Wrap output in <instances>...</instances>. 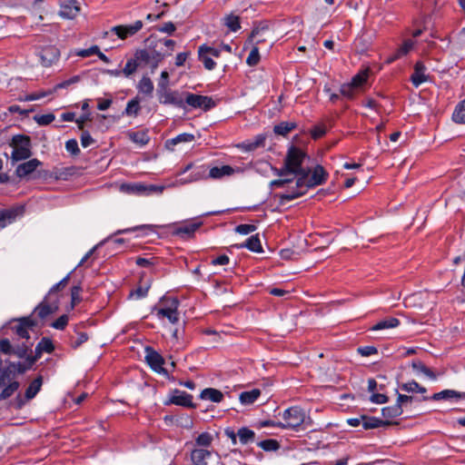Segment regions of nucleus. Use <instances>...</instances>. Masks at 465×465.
<instances>
[{"instance_id":"obj_35","label":"nucleus","mask_w":465,"mask_h":465,"mask_svg":"<svg viewBox=\"0 0 465 465\" xmlns=\"http://www.w3.org/2000/svg\"><path fill=\"white\" fill-rule=\"evenodd\" d=\"M137 90L146 95H152L153 92V84L148 76H143L137 84Z\"/></svg>"},{"instance_id":"obj_55","label":"nucleus","mask_w":465,"mask_h":465,"mask_svg":"<svg viewBox=\"0 0 465 465\" xmlns=\"http://www.w3.org/2000/svg\"><path fill=\"white\" fill-rule=\"evenodd\" d=\"M82 291V288L79 285L74 286L71 290V309H74V307L78 304L82 298L80 296V292Z\"/></svg>"},{"instance_id":"obj_52","label":"nucleus","mask_w":465,"mask_h":465,"mask_svg":"<svg viewBox=\"0 0 465 465\" xmlns=\"http://www.w3.org/2000/svg\"><path fill=\"white\" fill-rule=\"evenodd\" d=\"M260 61V54H259V46H252L247 59L246 63L250 66L256 65Z\"/></svg>"},{"instance_id":"obj_24","label":"nucleus","mask_w":465,"mask_h":465,"mask_svg":"<svg viewBox=\"0 0 465 465\" xmlns=\"http://www.w3.org/2000/svg\"><path fill=\"white\" fill-rule=\"evenodd\" d=\"M54 350V346L52 341L48 338H43L35 347V357L33 359V362L41 357L43 352L51 353Z\"/></svg>"},{"instance_id":"obj_45","label":"nucleus","mask_w":465,"mask_h":465,"mask_svg":"<svg viewBox=\"0 0 465 465\" xmlns=\"http://www.w3.org/2000/svg\"><path fill=\"white\" fill-rule=\"evenodd\" d=\"M206 179H209L208 173H206V169L204 168V166H201L200 168L193 171L190 174V178L188 180L184 181L183 183L195 182V181H199V180H206Z\"/></svg>"},{"instance_id":"obj_46","label":"nucleus","mask_w":465,"mask_h":465,"mask_svg":"<svg viewBox=\"0 0 465 465\" xmlns=\"http://www.w3.org/2000/svg\"><path fill=\"white\" fill-rule=\"evenodd\" d=\"M139 64H141V63L139 62L138 59H136L135 56L134 58L129 59L126 62L124 68L123 69V74L126 77L130 76L137 70Z\"/></svg>"},{"instance_id":"obj_60","label":"nucleus","mask_w":465,"mask_h":465,"mask_svg":"<svg viewBox=\"0 0 465 465\" xmlns=\"http://www.w3.org/2000/svg\"><path fill=\"white\" fill-rule=\"evenodd\" d=\"M169 74L166 71L161 73V77L157 84V90H163L169 88Z\"/></svg>"},{"instance_id":"obj_30","label":"nucleus","mask_w":465,"mask_h":465,"mask_svg":"<svg viewBox=\"0 0 465 465\" xmlns=\"http://www.w3.org/2000/svg\"><path fill=\"white\" fill-rule=\"evenodd\" d=\"M43 384V378L42 376L36 377L28 386V388L25 391V398L26 400H32L36 396V394L41 390Z\"/></svg>"},{"instance_id":"obj_6","label":"nucleus","mask_w":465,"mask_h":465,"mask_svg":"<svg viewBox=\"0 0 465 465\" xmlns=\"http://www.w3.org/2000/svg\"><path fill=\"white\" fill-rule=\"evenodd\" d=\"M208 111L215 106V102L212 97L206 95L196 94L193 93H184V105Z\"/></svg>"},{"instance_id":"obj_11","label":"nucleus","mask_w":465,"mask_h":465,"mask_svg":"<svg viewBox=\"0 0 465 465\" xmlns=\"http://www.w3.org/2000/svg\"><path fill=\"white\" fill-rule=\"evenodd\" d=\"M143 28V22L135 21L132 25H116L111 28V32L115 34L120 39L124 40L127 37L134 35Z\"/></svg>"},{"instance_id":"obj_19","label":"nucleus","mask_w":465,"mask_h":465,"mask_svg":"<svg viewBox=\"0 0 465 465\" xmlns=\"http://www.w3.org/2000/svg\"><path fill=\"white\" fill-rule=\"evenodd\" d=\"M450 399H465V392H459L454 390H443L440 392L434 393L431 397L424 396L422 398L423 401L432 400V401H440V400H450Z\"/></svg>"},{"instance_id":"obj_54","label":"nucleus","mask_w":465,"mask_h":465,"mask_svg":"<svg viewBox=\"0 0 465 465\" xmlns=\"http://www.w3.org/2000/svg\"><path fill=\"white\" fill-rule=\"evenodd\" d=\"M69 317L67 314L61 315L58 319L51 323V326L56 330H64L68 324Z\"/></svg>"},{"instance_id":"obj_18","label":"nucleus","mask_w":465,"mask_h":465,"mask_svg":"<svg viewBox=\"0 0 465 465\" xmlns=\"http://www.w3.org/2000/svg\"><path fill=\"white\" fill-rule=\"evenodd\" d=\"M212 454L213 452L207 449L194 448L191 451L190 459L194 465H207V460Z\"/></svg>"},{"instance_id":"obj_51","label":"nucleus","mask_w":465,"mask_h":465,"mask_svg":"<svg viewBox=\"0 0 465 465\" xmlns=\"http://www.w3.org/2000/svg\"><path fill=\"white\" fill-rule=\"evenodd\" d=\"M19 388L18 381H13L7 385L0 394V400H5L11 397Z\"/></svg>"},{"instance_id":"obj_37","label":"nucleus","mask_w":465,"mask_h":465,"mask_svg":"<svg viewBox=\"0 0 465 465\" xmlns=\"http://www.w3.org/2000/svg\"><path fill=\"white\" fill-rule=\"evenodd\" d=\"M368 76V70L361 71L352 77L350 83L354 88L360 90L366 84Z\"/></svg>"},{"instance_id":"obj_34","label":"nucleus","mask_w":465,"mask_h":465,"mask_svg":"<svg viewBox=\"0 0 465 465\" xmlns=\"http://www.w3.org/2000/svg\"><path fill=\"white\" fill-rule=\"evenodd\" d=\"M70 279V274H67L64 278H63L59 282L54 284L48 292L47 299H55L56 297L59 299L58 292L64 289Z\"/></svg>"},{"instance_id":"obj_62","label":"nucleus","mask_w":465,"mask_h":465,"mask_svg":"<svg viewBox=\"0 0 465 465\" xmlns=\"http://www.w3.org/2000/svg\"><path fill=\"white\" fill-rule=\"evenodd\" d=\"M148 290V286H139L130 292V296H134L136 299L143 298L147 295Z\"/></svg>"},{"instance_id":"obj_1","label":"nucleus","mask_w":465,"mask_h":465,"mask_svg":"<svg viewBox=\"0 0 465 465\" xmlns=\"http://www.w3.org/2000/svg\"><path fill=\"white\" fill-rule=\"evenodd\" d=\"M305 158L306 153L301 148L292 145L287 151L282 168H275L274 173L281 177H285L289 174L298 175L295 182V187L302 188L304 187L303 183L310 173V169L302 167Z\"/></svg>"},{"instance_id":"obj_56","label":"nucleus","mask_w":465,"mask_h":465,"mask_svg":"<svg viewBox=\"0 0 465 465\" xmlns=\"http://www.w3.org/2000/svg\"><path fill=\"white\" fill-rule=\"evenodd\" d=\"M65 149L72 155H78L80 153V149L78 146V143L75 139H70L65 143Z\"/></svg>"},{"instance_id":"obj_4","label":"nucleus","mask_w":465,"mask_h":465,"mask_svg":"<svg viewBox=\"0 0 465 465\" xmlns=\"http://www.w3.org/2000/svg\"><path fill=\"white\" fill-rule=\"evenodd\" d=\"M162 302L163 304L162 307L154 309L158 319L167 318L171 323H176L179 321L178 300L176 298H164Z\"/></svg>"},{"instance_id":"obj_28","label":"nucleus","mask_w":465,"mask_h":465,"mask_svg":"<svg viewBox=\"0 0 465 465\" xmlns=\"http://www.w3.org/2000/svg\"><path fill=\"white\" fill-rule=\"evenodd\" d=\"M200 398L213 402H221L223 399V394L219 390L207 388L201 392Z\"/></svg>"},{"instance_id":"obj_48","label":"nucleus","mask_w":465,"mask_h":465,"mask_svg":"<svg viewBox=\"0 0 465 465\" xmlns=\"http://www.w3.org/2000/svg\"><path fill=\"white\" fill-rule=\"evenodd\" d=\"M33 119L39 125L45 126L54 121L55 115L52 113L46 114H35Z\"/></svg>"},{"instance_id":"obj_44","label":"nucleus","mask_w":465,"mask_h":465,"mask_svg":"<svg viewBox=\"0 0 465 465\" xmlns=\"http://www.w3.org/2000/svg\"><path fill=\"white\" fill-rule=\"evenodd\" d=\"M257 445L265 451H276L280 449V443L274 439L262 440Z\"/></svg>"},{"instance_id":"obj_41","label":"nucleus","mask_w":465,"mask_h":465,"mask_svg":"<svg viewBox=\"0 0 465 465\" xmlns=\"http://www.w3.org/2000/svg\"><path fill=\"white\" fill-rule=\"evenodd\" d=\"M400 388L401 391L406 392H420V393H425L426 388L420 386L418 382L415 381H411L406 383H402L400 385Z\"/></svg>"},{"instance_id":"obj_36","label":"nucleus","mask_w":465,"mask_h":465,"mask_svg":"<svg viewBox=\"0 0 465 465\" xmlns=\"http://www.w3.org/2000/svg\"><path fill=\"white\" fill-rule=\"evenodd\" d=\"M16 215V210L0 211V229L5 228L7 224L11 223L15 219Z\"/></svg>"},{"instance_id":"obj_15","label":"nucleus","mask_w":465,"mask_h":465,"mask_svg":"<svg viewBox=\"0 0 465 465\" xmlns=\"http://www.w3.org/2000/svg\"><path fill=\"white\" fill-rule=\"evenodd\" d=\"M426 71L427 68L422 62L419 61L415 64L413 74L411 76V81L415 87L428 81L429 75L426 74Z\"/></svg>"},{"instance_id":"obj_57","label":"nucleus","mask_w":465,"mask_h":465,"mask_svg":"<svg viewBox=\"0 0 465 465\" xmlns=\"http://www.w3.org/2000/svg\"><path fill=\"white\" fill-rule=\"evenodd\" d=\"M97 53H99V47L97 45H93L86 49L78 50L75 54L81 57H88L93 54H96Z\"/></svg>"},{"instance_id":"obj_21","label":"nucleus","mask_w":465,"mask_h":465,"mask_svg":"<svg viewBox=\"0 0 465 465\" xmlns=\"http://www.w3.org/2000/svg\"><path fill=\"white\" fill-rule=\"evenodd\" d=\"M268 32L267 26L255 27L252 29L248 43L252 46H258L261 43L265 41V34Z\"/></svg>"},{"instance_id":"obj_39","label":"nucleus","mask_w":465,"mask_h":465,"mask_svg":"<svg viewBox=\"0 0 465 465\" xmlns=\"http://www.w3.org/2000/svg\"><path fill=\"white\" fill-rule=\"evenodd\" d=\"M403 410L397 402L392 406H388L382 409V416L385 419H393L402 414Z\"/></svg>"},{"instance_id":"obj_31","label":"nucleus","mask_w":465,"mask_h":465,"mask_svg":"<svg viewBox=\"0 0 465 465\" xmlns=\"http://www.w3.org/2000/svg\"><path fill=\"white\" fill-rule=\"evenodd\" d=\"M194 141V135L188 133L180 134L177 136L167 140L166 147L169 149H173V147L181 143H191Z\"/></svg>"},{"instance_id":"obj_58","label":"nucleus","mask_w":465,"mask_h":465,"mask_svg":"<svg viewBox=\"0 0 465 465\" xmlns=\"http://www.w3.org/2000/svg\"><path fill=\"white\" fill-rule=\"evenodd\" d=\"M255 230L256 226L253 224H240L235 227V232L242 235H247Z\"/></svg>"},{"instance_id":"obj_17","label":"nucleus","mask_w":465,"mask_h":465,"mask_svg":"<svg viewBox=\"0 0 465 465\" xmlns=\"http://www.w3.org/2000/svg\"><path fill=\"white\" fill-rule=\"evenodd\" d=\"M202 223V222H190L178 225L174 229L173 233L183 238H189L201 227Z\"/></svg>"},{"instance_id":"obj_33","label":"nucleus","mask_w":465,"mask_h":465,"mask_svg":"<svg viewBox=\"0 0 465 465\" xmlns=\"http://www.w3.org/2000/svg\"><path fill=\"white\" fill-rule=\"evenodd\" d=\"M237 435L242 445L252 442L255 440V432L247 427L240 428L237 431Z\"/></svg>"},{"instance_id":"obj_10","label":"nucleus","mask_w":465,"mask_h":465,"mask_svg":"<svg viewBox=\"0 0 465 465\" xmlns=\"http://www.w3.org/2000/svg\"><path fill=\"white\" fill-rule=\"evenodd\" d=\"M59 299H47V295L44 301L40 302L35 309V313L41 319L44 320L49 315L53 314L58 310Z\"/></svg>"},{"instance_id":"obj_32","label":"nucleus","mask_w":465,"mask_h":465,"mask_svg":"<svg viewBox=\"0 0 465 465\" xmlns=\"http://www.w3.org/2000/svg\"><path fill=\"white\" fill-rule=\"evenodd\" d=\"M213 441V436L210 432H202L199 434L194 440L195 448L207 449L212 445Z\"/></svg>"},{"instance_id":"obj_64","label":"nucleus","mask_w":465,"mask_h":465,"mask_svg":"<svg viewBox=\"0 0 465 465\" xmlns=\"http://www.w3.org/2000/svg\"><path fill=\"white\" fill-rule=\"evenodd\" d=\"M88 341V335L86 332H79L75 341H72L71 347L74 349H77L83 343Z\"/></svg>"},{"instance_id":"obj_5","label":"nucleus","mask_w":465,"mask_h":465,"mask_svg":"<svg viewBox=\"0 0 465 465\" xmlns=\"http://www.w3.org/2000/svg\"><path fill=\"white\" fill-rule=\"evenodd\" d=\"M282 416L284 422L278 424L279 428L282 429L297 430V428H299L305 420V413L299 407H291L285 410Z\"/></svg>"},{"instance_id":"obj_29","label":"nucleus","mask_w":465,"mask_h":465,"mask_svg":"<svg viewBox=\"0 0 465 465\" xmlns=\"http://www.w3.org/2000/svg\"><path fill=\"white\" fill-rule=\"evenodd\" d=\"M261 395V391L259 389H252L248 391H242L240 394L239 400L243 405L252 404Z\"/></svg>"},{"instance_id":"obj_7","label":"nucleus","mask_w":465,"mask_h":465,"mask_svg":"<svg viewBox=\"0 0 465 465\" xmlns=\"http://www.w3.org/2000/svg\"><path fill=\"white\" fill-rule=\"evenodd\" d=\"M157 95L159 102L163 104H172L176 107L185 109L184 94L167 88L163 90H157Z\"/></svg>"},{"instance_id":"obj_42","label":"nucleus","mask_w":465,"mask_h":465,"mask_svg":"<svg viewBox=\"0 0 465 465\" xmlns=\"http://www.w3.org/2000/svg\"><path fill=\"white\" fill-rule=\"evenodd\" d=\"M224 25L232 32H237L241 28L240 17L233 14L228 15L224 17Z\"/></svg>"},{"instance_id":"obj_49","label":"nucleus","mask_w":465,"mask_h":465,"mask_svg":"<svg viewBox=\"0 0 465 465\" xmlns=\"http://www.w3.org/2000/svg\"><path fill=\"white\" fill-rule=\"evenodd\" d=\"M265 143V137L263 135H258L253 141L248 142L243 144L246 151H254L257 148L263 146Z\"/></svg>"},{"instance_id":"obj_38","label":"nucleus","mask_w":465,"mask_h":465,"mask_svg":"<svg viewBox=\"0 0 465 465\" xmlns=\"http://www.w3.org/2000/svg\"><path fill=\"white\" fill-rule=\"evenodd\" d=\"M296 128V124L292 122H282L275 125L273 131L276 134L285 136Z\"/></svg>"},{"instance_id":"obj_25","label":"nucleus","mask_w":465,"mask_h":465,"mask_svg":"<svg viewBox=\"0 0 465 465\" xmlns=\"http://www.w3.org/2000/svg\"><path fill=\"white\" fill-rule=\"evenodd\" d=\"M392 424L389 420H383L376 417L362 416V427L365 430L376 429L382 426H388Z\"/></svg>"},{"instance_id":"obj_61","label":"nucleus","mask_w":465,"mask_h":465,"mask_svg":"<svg viewBox=\"0 0 465 465\" xmlns=\"http://www.w3.org/2000/svg\"><path fill=\"white\" fill-rule=\"evenodd\" d=\"M203 51H204L205 53H207L211 56H213V57H216V58L221 55V49L211 47V46H208L206 45H203L199 46V53H202Z\"/></svg>"},{"instance_id":"obj_2","label":"nucleus","mask_w":465,"mask_h":465,"mask_svg":"<svg viewBox=\"0 0 465 465\" xmlns=\"http://www.w3.org/2000/svg\"><path fill=\"white\" fill-rule=\"evenodd\" d=\"M328 177L327 172L322 165H316L312 173V175H309L304 182V187L299 188L295 187L290 191H287L284 193L277 194V197L280 200L281 204H284L290 201L297 199L302 195H304L309 188H312L321 184H323Z\"/></svg>"},{"instance_id":"obj_26","label":"nucleus","mask_w":465,"mask_h":465,"mask_svg":"<svg viewBox=\"0 0 465 465\" xmlns=\"http://www.w3.org/2000/svg\"><path fill=\"white\" fill-rule=\"evenodd\" d=\"M127 136L133 143H136L140 147L146 145L150 141V137L145 131H129L127 133Z\"/></svg>"},{"instance_id":"obj_20","label":"nucleus","mask_w":465,"mask_h":465,"mask_svg":"<svg viewBox=\"0 0 465 465\" xmlns=\"http://www.w3.org/2000/svg\"><path fill=\"white\" fill-rule=\"evenodd\" d=\"M236 169L230 165L213 166L209 170L208 177L213 180H220L226 176H232L235 173Z\"/></svg>"},{"instance_id":"obj_14","label":"nucleus","mask_w":465,"mask_h":465,"mask_svg":"<svg viewBox=\"0 0 465 465\" xmlns=\"http://www.w3.org/2000/svg\"><path fill=\"white\" fill-rule=\"evenodd\" d=\"M80 12V7L76 0H63L59 15L67 19L74 18Z\"/></svg>"},{"instance_id":"obj_16","label":"nucleus","mask_w":465,"mask_h":465,"mask_svg":"<svg viewBox=\"0 0 465 465\" xmlns=\"http://www.w3.org/2000/svg\"><path fill=\"white\" fill-rule=\"evenodd\" d=\"M41 165L42 163L38 159H31L25 163L19 164L15 169V174L19 178H25L27 175L33 173L37 169V167Z\"/></svg>"},{"instance_id":"obj_40","label":"nucleus","mask_w":465,"mask_h":465,"mask_svg":"<svg viewBox=\"0 0 465 465\" xmlns=\"http://www.w3.org/2000/svg\"><path fill=\"white\" fill-rule=\"evenodd\" d=\"M452 120L457 124H465V99L457 104Z\"/></svg>"},{"instance_id":"obj_12","label":"nucleus","mask_w":465,"mask_h":465,"mask_svg":"<svg viewBox=\"0 0 465 465\" xmlns=\"http://www.w3.org/2000/svg\"><path fill=\"white\" fill-rule=\"evenodd\" d=\"M38 55L42 65L49 67L59 60L60 51L54 45H48L42 48Z\"/></svg>"},{"instance_id":"obj_63","label":"nucleus","mask_w":465,"mask_h":465,"mask_svg":"<svg viewBox=\"0 0 465 465\" xmlns=\"http://www.w3.org/2000/svg\"><path fill=\"white\" fill-rule=\"evenodd\" d=\"M358 352L364 357H368L378 353V350L374 346H363L358 348Z\"/></svg>"},{"instance_id":"obj_9","label":"nucleus","mask_w":465,"mask_h":465,"mask_svg":"<svg viewBox=\"0 0 465 465\" xmlns=\"http://www.w3.org/2000/svg\"><path fill=\"white\" fill-rule=\"evenodd\" d=\"M145 361L152 370L159 374L168 377V371L163 368V357L151 347H147L145 349Z\"/></svg>"},{"instance_id":"obj_13","label":"nucleus","mask_w":465,"mask_h":465,"mask_svg":"<svg viewBox=\"0 0 465 465\" xmlns=\"http://www.w3.org/2000/svg\"><path fill=\"white\" fill-rule=\"evenodd\" d=\"M169 403L187 408H195V405L193 402V396L179 390L173 391L169 399Z\"/></svg>"},{"instance_id":"obj_27","label":"nucleus","mask_w":465,"mask_h":465,"mask_svg":"<svg viewBox=\"0 0 465 465\" xmlns=\"http://www.w3.org/2000/svg\"><path fill=\"white\" fill-rule=\"evenodd\" d=\"M400 325V321L397 318L390 317L383 319L370 328V331H381L385 329L396 328Z\"/></svg>"},{"instance_id":"obj_8","label":"nucleus","mask_w":465,"mask_h":465,"mask_svg":"<svg viewBox=\"0 0 465 465\" xmlns=\"http://www.w3.org/2000/svg\"><path fill=\"white\" fill-rule=\"evenodd\" d=\"M135 57L141 64L149 65L153 70L157 68L159 64L163 60V54L155 50L141 49L135 52Z\"/></svg>"},{"instance_id":"obj_3","label":"nucleus","mask_w":465,"mask_h":465,"mask_svg":"<svg viewBox=\"0 0 465 465\" xmlns=\"http://www.w3.org/2000/svg\"><path fill=\"white\" fill-rule=\"evenodd\" d=\"M13 152L11 158L15 162L28 159L32 155L31 140L26 135H15L12 139Z\"/></svg>"},{"instance_id":"obj_59","label":"nucleus","mask_w":465,"mask_h":465,"mask_svg":"<svg viewBox=\"0 0 465 465\" xmlns=\"http://www.w3.org/2000/svg\"><path fill=\"white\" fill-rule=\"evenodd\" d=\"M325 134H326V127L322 124L315 125L311 130V135L314 140H317V139L322 137Z\"/></svg>"},{"instance_id":"obj_23","label":"nucleus","mask_w":465,"mask_h":465,"mask_svg":"<svg viewBox=\"0 0 465 465\" xmlns=\"http://www.w3.org/2000/svg\"><path fill=\"white\" fill-rule=\"evenodd\" d=\"M35 323L30 318H23L20 320L18 325L15 327V333L23 339H29L30 335L28 332V328L34 326Z\"/></svg>"},{"instance_id":"obj_22","label":"nucleus","mask_w":465,"mask_h":465,"mask_svg":"<svg viewBox=\"0 0 465 465\" xmlns=\"http://www.w3.org/2000/svg\"><path fill=\"white\" fill-rule=\"evenodd\" d=\"M238 248H247L253 252H262V247L259 234L252 235L244 242L237 245Z\"/></svg>"},{"instance_id":"obj_47","label":"nucleus","mask_w":465,"mask_h":465,"mask_svg":"<svg viewBox=\"0 0 465 465\" xmlns=\"http://www.w3.org/2000/svg\"><path fill=\"white\" fill-rule=\"evenodd\" d=\"M198 58L203 64L205 69L212 71L215 68L216 63L213 60L211 55L204 51L202 53L198 52Z\"/></svg>"},{"instance_id":"obj_53","label":"nucleus","mask_w":465,"mask_h":465,"mask_svg":"<svg viewBox=\"0 0 465 465\" xmlns=\"http://www.w3.org/2000/svg\"><path fill=\"white\" fill-rule=\"evenodd\" d=\"M79 81H80V76L79 75H74V76L71 77L68 80L63 81V82L55 84L54 86V88L50 89V90L53 91V93H54L58 89L68 88L70 85H72L74 84H76Z\"/></svg>"},{"instance_id":"obj_50","label":"nucleus","mask_w":465,"mask_h":465,"mask_svg":"<svg viewBox=\"0 0 465 465\" xmlns=\"http://www.w3.org/2000/svg\"><path fill=\"white\" fill-rule=\"evenodd\" d=\"M358 91L351 83L343 84L340 89L341 94L348 99H353Z\"/></svg>"},{"instance_id":"obj_43","label":"nucleus","mask_w":465,"mask_h":465,"mask_svg":"<svg viewBox=\"0 0 465 465\" xmlns=\"http://www.w3.org/2000/svg\"><path fill=\"white\" fill-rule=\"evenodd\" d=\"M139 99L137 97L130 100L127 103L126 108L124 112V114L128 116H137L140 111Z\"/></svg>"}]
</instances>
